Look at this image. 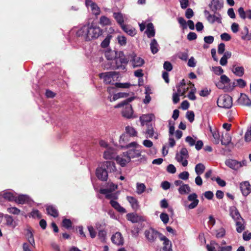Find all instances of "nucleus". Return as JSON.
Returning a JSON list of instances; mask_svg holds the SVG:
<instances>
[{"mask_svg":"<svg viewBox=\"0 0 251 251\" xmlns=\"http://www.w3.org/2000/svg\"><path fill=\"white\" fill-rule=\"evenodd\" d=\"M102 33V29L96 25H85L79 29L76 32V35L83 37L86 41H90L98 38Z\"/></svg>","mask_w":251,"mask_h":251,"instance_id":"f257e3e1","label":"nucleus"},{"mask_svg":"<svg viewBox=\"0 0 251 251\" xmlns=\"http://www.w3.org/2000/svg\"><path fill=\"white\" fill-rule=\"evenodd\" d=\"M116 170L115 164L113 162L104 161L102 162L100 166L96 170V176L102 180L106 181L108 178V173L115 172Z\"/></svg>","mask_w":251,"mask_h":251,"instance_id":"f03ea898","label":"nucleus"},{"mask_svg":"<svg viewBox=\"0 0 251 251\" xmlns=\"http://www.w3.org/2000/svg\"><path fill=\"white\" fill-rule=\"evenodd\" d=\"M128 59L126 57L123 51H120L118 56L110 64L104 66L107 69L125 70L128 62Z\"/></svg>","mask_w":251,"mask_h":251,"instance_id":"7ed1b4c3","label":"nucleus"},{"mask_svg":"<svg viewBox=\"0 0 251 251\" xmlns=\"http://www.w3.org/2000/svg\"><path fill=\"white\" fill-rule=\"evenodd\" d=\"M134 99V97L128 98L127 99L117 104L115 106V108H120L125 106L122 113L123 116L127 119L133 118H134L133 116V110L132 106L129 103Z\"/></svg>","mask_w":251,"mask_h":251,"instance_id":"20e7f679","label":"nucleus"},{"mask_svg":"<svg viewBox=\"0 0 251 251\" xmlns=\"http://www.w3.org/2000/svg\"><path fill=\"white\" fill-rule=\"evenodd\" d=\"M126 149L129 150L126 151L127 156L130 157V160L131 158L139 157L141 156V146L139 145L136 142H132L125 146Z\"/></svg>","mask_w":251,"mask_h":251,"instance_id":"39448f33","label":"nucleus"},{"mask_svg":"<svg viewBox=\"0 0 251 251\" xmlns=\"http://www.w3.org/2000/svg\"><path fill=\"white\" fill-rule=\"evenodd\" d=\"M217 104L219 107L229 109L232 105V98L228 95H221L217 100Z\"/></svg>","mask_w":251,"mask_h":251,"instance_id":"423d86ee","label":"nucleus"},{"mask_svg":"<svg viewBox=\"0 0 251 251\" xmlns=\"http://www.w3.org/2000/svg\"><path fill=\"white\" fill-rule=\"evenodd\" d=\"M189 157L188 151L186 148H182L179 152L176 154L175 158L179 163H181L183 166L186 167L188 165L187 159Z\"/></svg>","mask_w":251,"mask_h":251,"instance_id":"0eeeda50","label":"nucleus"},{"mask_svg":"<svg viewBox=\"0 0 251 251\" xmlns=\"http://www.w3.org/2000/svg\"><path fill=\"white\" fill-rule=\"evenodd\" d=\"M225 164L235 171L238 170L240 168L246 165L245 160L238 161L235 159H228L225 161Z\"/></svg>","mask_w":251,"mask_h":251,"instance_id":"6e6552de","label":"nucleus"},{"mask_svg":"<svg viewBox=\"0 0 251 251\" xmlns=\"http://www.w3.org/2000/svg\"><path fill=\"white\" fill-rule=\"evenodd\" d=\"M145 236L149 242H154L158 237L160 238V235H162L152 228H150L145 230Z\"/></svg>","mask_w":251,"mask_h":251,"instance_id":"1a4fd4ad","label":"nucleus"},{"mask_svg":"<svg viewBox=\"0 0 251 251\" xmlns=\"http://www.w3.org/2000/svg\"><path fill=\"white\" fill-rule=\"evenodd\" d=\"M130 62L134 68L142 67L145 60L134 52L130 54Z\"/></svg>","mask_w":251,"mask_h":251,"instance_id":"9d476101","label":"nucleus"},{"mask_svg":"<svg viewBox=\"0 0 251 251\" xmlns=\"http://www.w3.org/2000/svg\"><path fill=\"white\" fill-rule=\"evenodd\" d=\"M194 87V84L191 82L186 84L184 79H182L180 82L176 86L177 92L180 95L183 96L188 90L190 87Z\"/></svg>","mask_w":251,"mask_h":251,"instance_id":"9b49d317","label":"nucleus"},{"mask_svg":"<svg viewBox=\"0 0 251 251\" xmlns=\"http://www.w3.org/2000/svg\"><path fill=\"white\" fill-rule=\"evenodd\" d=\"M85 4L86 7L90 9L92 13L95 16L100 15V8L98 4L92 0H86Z\"/></svg>","mask_w":251,"mask_h":251,"instance_id":"f8f14e48","label":"nucleus"},{"mask_svg":"<svg viewBox=\"0 0 251 251\" xmlns=\"http://www.w3.org/2000/svg\"><path fill=\"white\" fill-rule=\"evenodd\" d=\"M126 152H123L122 154L117 156L115 157V160L117 164L120 165L121 167H125L128 163L130 161V157L126 154Z\"/></svg>","mask_w":251,"mask_h":251,"instance_id":"ddd939ff","label":"nucleus"},{"mask_svg":"<svg viewBox=\"0 0 251 251\" xmlns=\"http://www.w3.org/2000/svg\"><path fill=\"white\" fill-rule=\"evenodd\" d=\"M116 75L115 72H106L101 73L100 75V78H103L105 84H108L111 83L114 81V76Z\"/></svg>","mask_w":251,"mask_h":251,"instance_id":"4468645a","label":"nucleus"},{"mask_svg":"<svg viewBox=\"0 0 251 251\" xmlns=\"http://www.w3.org/2000/svg\"><path fill=\"white\" fill-rule=\"evenodd\" d=\"M240 188L244 196H247L251 193V186L248 181L241 182Z\"/></svg>","mask_w":251,"mask_h":251,"instance_id":"2eb2a0df","label":"nucleus"},{"mask_svg":"<svg viewBox=\"0 0 251 251\" xmlns=\"http://www.w3.org/2000/svg\"><path fill=\"white\" fill-rule=\"evenodd\" d=\"M188 201L192 202L189 204L188 209H192L196 208L199 204V200L198 199V195L195 193L190 194L187 198Z\"/></svg>","mask_w":251,"mask_h":251,"instance_id":"dca6fc26","label":"nucleus"},{"mask_svg":"<svg viewBox=\"0 0 251 251\" xmlns=\"http://www.w3.org/2000/svg\"><path fill=\"white\" fill-rule=\"evenodd\" d=\"M204 13L205 16L206 17L207 21L213 24L215 22L221 23V18L220 15L219 14L216 15H212L209 13V12L206 10H204Z\"/></svg>","mask_w":251,"mask_h":251,"instance_id":"f3484780","label":"nucleus"},{"mask_svg":"<svg viewBox=\"0 0 251 251\" xmlns=\"http://www.w3.org/2000/svg\"><path fill=\"white\" fill-rule=\"evenodd\" d=\"M223 0H212L209 7L214 13H216L223 7Z\"/></svg>","mask_w":251,"mask_h":251,"instance_id":"a211bd4d","label":"nucleus"},{"mask_svg":"<svg viewBox=\"0 0 251 251\" xmlns=\"http://www.w3.org/2000/svg\"><path fill=\"white\" fill-rule=\"evenodd\" d=\"M111 241L115 245L120 246L124 243V239L120 232H117L111 237Z\"/></svg>","mask_w":251,"mask_h":251,"instance_id":"6ab92c4d","label":"nucleus"},{"mask_svg":"<svg viewBox=\"0 0 251 251\" xmlns=\"http://www.w3.org/2000/svg\"><path fill=\"white\" fill-rule=\"evenodd\" d=\"M113 17L121 27L124 25V23L125 20H127L126 16L120 12H114Z\"/></svg>","mask_w":251,"mask_h":251,"instance_id":"aec40b11","label":"nucleus"},{"mask_svg":"<svg viewBox=\"0 0 251 251\" xmlns=\"http://www.w3.org/2000/svg\"><path fill=\"white\" fill-rule=\"evenodd\" d=\"M100 193L105 195L106 198L110 200V201H112L113 200L114 201H116L118 198V194L117 193H112L111 192H108V189H101L100 190Z\"/></svg>","mask_w":251,"mask_h":251,"instance_id":"412c9836","label":"nucleus"},{"mask_svg":"<svg viewBox=\"0 0 251 251\" xmlns=\"http://www.w3.org/2000/svg\"><path fill=\"white\" fill-rule=\"evenodd\" d=\"M119 51L112 50H111L107 49L105 51L104 55L105 57L107 60L112 62L113 60L118 56Z\"/></svg>","mask_w":251,"mask_h":251,"instance_id":"4be33fe9","label":"nucleus"},{"mask_svg":"<svg viewBox=\"0 0 251 251\" xmlns=\"http://www.w3.org/2000/svg\"><path fill=\"white\" fill-rule=\"evenodd\" d=\"M126 217L127 220L133 223H138L144 220L142 216H139L137 214L128 213L127 214Z\"/></svg>","mask_w":251,"mask_h":251,"instance_id":"5701e85b","label":"nucleus"},{"mask_svg":"<svg viewBox=\"0 0 251 251\" xmlns=\"http://www.w3.org/2000/svg\"><path fill=\"white\" fill-rule=\"evenodd\" d=\"M146 134L148 135L146 136L147 138H153L155 139H158V134L157 132L154 131L151 124V125H148Z\"/></svg>","mask_w":251,"mask_h":251,"instance_id":"b1692460","label":"nucleus"},{"mask_svg":"<svg viewBox=\"0 0 251 251\" xmlns=\"http://www.w3.org/2000/svg\"><path fill=\"white\" fill-rule=\"evenodd\" d=\"M160 239L163 241V251H172V244L169 240L163 235H160Z\"/></svg>","mask_w":251,"mask_h":251,"instance_id":"393cba45","label":"nucleus"},{"mask_svg":"<svg viewBox=\"0 0 251 251\" xmlns=\"http://www.w3.org/2000/svg\"><path fill=\"white\" fill-rule=\"evenodd\" d=\"M116 155V152L114 148H110L104 151L103 157L105 159L114 158Z\"/></svg>","mask_w":251,"mask_h":251,"instance_id":"a878e982","label":"nucleus"},{"mask_svg":"<svg viewBox=\"0 0 251 251\" xmlns=\"http://www.w3.org/2000/svg\"><path fill=\"white\" fill-rule=\"evenodd\" d=\"M238 101L241 104L244 105H251V100L246 94L244 93L241 94L240 97L238 99Z\"/></svg>","mask_w":251,"mask_h":251,"instance_id":"bb28decb","label":"nucleus"},{"mask_svg":"<svg viewBox=\"0 0 251 251\" xmlns=\"http://www.w3.org/2000/svg\"><path fill=\"white\" fill-rule=\"evenodd\" d=\"M109 203L111 206L118 212L122 213L126 212V210L124 207H122L116 201H114L113 200L110 201Z\"/></svg>","mask_w":251,"mask_h":251,"instance_id":"cd10ccee","label":"nucleus"},{"mask_svg":"<svg viewBox=\"0 0 251 251\" xmlns=\"http://www.w3.org/2000/svg\"><path fill=\"white\" fill-rule=\"evenodd\" d=\"M230 215L235 221L238 220H242V218L238 210L235 207L230 209Z\"/></svg>","mask_w":251,"mask_h":251,"instance_id":"c85d7f7f","label":"nucleus"},{"mask_svg":"<svg viewBox=\"0 0 251 251\" xmlns=\"http://www.w3.org/2000/svg\"><path fill=\"white\" fill-rule=\"evenodd\" d=\"M151 120V115L149 114L143 115L140 117V121L142 126L145 125H146L147 126L148 125H151L150 122Z\"/></svg>","mask_w":251,"mask_h":251,"instance_id":"c756f323","label":"nucleus"},{"mask_svg":"<svg viewBox=\"0 0 251 251\" xmlns=\"http://www.w3.org/2000/svg\"><path fill=\"white\" fill-rule=\"evenodd\" d=\"M121 28L125 32L131 36H134L136 33L135 29L129 25H124L121 26Z\"/></svg>","mask_w":251,"mask_h":251,"instance_id":"7c9ffc66","label":"nucleus"},{"mask_svg":"<svg viewBox=\"0 0 251 251\" xmlns=\"http://www.w3.org/2000/svg\"><path fill=\"white\" fill-rule=\"evenodd\" d=\"M145 32L146 33L147 36L149 38H151L154 36L155 32L153 25L152 23H150L147 25V29Z\"/></svg>","mask_w":251,"mask_h":251,"instance_id":"2f4dec72","label":"nucleus"},{"mask_svg":"<svg viewBox=\"0 0 251 251\" xmlns=\"http://www.w3.org/2000/svg\"><path fill=\"white\" fill-rule=\"evenodd\" d=\"M126 199L127 201L130 203L132 208L134 210H136L139 208V205L138 202L135 198L131 196H127L126 197Z\"/></svg>","mask_w":251,"mask_h":251,"instance_id":"473e14b6","label":"nucleus"},{"mask_svg":"<svg viewBox=\"0 0 251 251\" xmlns=\"http://www.w3.org/2000/svg\"><path fill=\"white\" fill-rule=\"evenodd\" d=\"M232 72L237 76L241 77L244 74V68L242 66H233Z\"/></svg>","mask_w":251,"mask_h":251,"instance_id":"72a5a7b5","label":"nucleus"},{"mask_svg":"<svg viewBox=\"0 0 251 251\" xmlns=\"http://www.w3.org/2000/svg\"><path fill=\"white\" fill-rule=\"evenodd\" d=\"M30 201L29 197L25 195H20L16 197V202L19 204H24L25 203H28Z\"/></svg>","mask_w":251,"mask_h":251,"instance_id":"f704fd0d","label":"nucleus"},{"mask_svg":"<svg viewBox=\"0 0 251 251\" xmlns=\"http://www.w3.org/2000/svg\"><path fill=\"white\" fill-rule=\"evenodd\" d=\"M178 192L181 195H186L191 192V188L188 184H182L178 189Z\"/></svg>","mask_w":251,"mask_h":251,"instance_id":"c9c22d12","label":"nucleus"},{"mask_svg":"<svg viewBox=\"0 0 251 251\" xmlns=\"http://www.w3.org/2000/svg\"><path fill=\"white\" fill-rule=\"evenodd\" d=\"M128 96V94L126 93L120 92L115 94L113 95V97L111 96H109L108 99L110 101H115L120 98H126Z\"/></svg>","mask_w":251,"mask_h":251,"instance_id":"e433bc0d","label":"nucleus"},{"mask_svg":"<svg viewBox=\"0 0 251 251\" xmlns=\"http://www.w3.org/2000/svg\"><path fill=\"white\" fill-rule=\"evenodd\" d=\"M241 38L244 40L249 41L251 40V32L249 33V28L247 26L244 27L243 30L241 32Z\"/></svg>","mask_w":251,"mask_h":251,"instance_id":"4c0bfd02","label":"nucleus"},{"mask_svg":"<svg viewBox=\"0 0 251 251\" xmlns=\"http://www.w3.org/2000/svg\"><path fill=\"white\" fill-rule=\"evenodd\" d=\"M3 197L9 201H16V194L11 192H4L3 194Z\"/></svg>","mask_w":251,"mask_h":251,"instance_id":"58836bf2","label":"nucleus"},{"mask_svg":"<svg viewBox=\"0 0 251 251\" xmlns=\"http://www.w3.org/2000/svg\"><path fill=\"white\" fill-rule=\"evenodd\" d=\"M236 231L238 233H241L245 229V226L244 224V220L242 218V220H238L235 221Z\"/></svg>","mask_w":251,"mask_h":251,"instance_id":"ea45409f","label":"nucleus"},{"mask_svg":"<svg viewBox=\"0 0 251 251\" xmlns=\"http://www.w3.org/2000/svg\"><path fill=\"white\" fill-rule=\"evenodd\" d=\"M46 210L48 214L54 217H57L58 215L57 210L52 205L47 206Z\"/></svg>","mask_w":251,"mask_h":251,"instance_id":"a19ab883","label":"nucleus"},{"mask_svg":"<svg viewBox=\"0 0 251 251\" xmlns=\"http://www.w3.org/2000/svg\"><path fill=\"white\" fill-rule=\"evenodd\" d=\"M150 48L151 51L153 54H155L158 52L159 45L157 42V41L155 39H153L151 40L150 43Z\"/></svg>","mask_w":251,"mask_h":251,"instance_id":"79ce46f5","label":"nucleus"},{"mask_svg":"<svg viewBox=\"0 0 251 251\" xmlns=\"http://www.w3.org/2000/svg\"><path fill=\"white\" fill-rule=\"evenodd\" d=\"M219 245L214 241H211L210 244L206 245L208 251H219Z\"/></svg>","mask_w":251,"mask_h":251,"instance_id":"37998d69","label":"nucleus"},{"mask_svg":"<svg viewBox=\"0 0 251 251\" xmlns=\"http://www.w3.org/2000/svg\"><path fill=\"white\" fill-rule=\"evenodd\" d=\"M205 169V166L201 163L197 164L195 168V172L198 176H200L203 174Z\"/></svg>","mask_w":251,"mask_h":251,"instance_id":"c03bdc74","label":"nucleus"},{"mask_svg":"<svg viewBox=\"0 0 251 251\" xmlns=\"http://www.w3.org/2000/svg\"><path fill=\"white\" fill-rule=\"evenodd\" d=\"M4 217L6 221V225L7 226L12 227H14L15 226V222L11 216L6 214L5 215Z\"/></svg>","mask_w":251,"mask_h":251,"instance_id":"a18cd8bd","label":"nucleus"},{"mask_svg":"<svg viewBox=\"0 0 251 251\" xmlns=\"http://www.w3.org/2000/svg\"><path fill=\"white\" fill-rule=\"evenodd\" d=\"M231 137L228 133H226L224 135L222 136L221 138V143L224 145H227L231 142Z\"/></svg>","mask_w":251,"mask_h":251,"instance_id":"49530a36","label":"nucleus"},{"mask_svg":"<svg viewBox=\"0 0 251 251\" xmlns=\"http://www.w3.org/2000/svg\"><path fill=\"white\" fill-rule=\"evenodd\" d=\"M136 186V193L140 195L144 192L146 190V186L144 183H137Z\"/></svg>","mask_w":251,"mask_h":251,"instance_id":"de8ad7c7","label":"nucleus"},{"mask_svg":"<svg viewBox=\"0 0 251 251\" xmlns=\"http://www.w3.org/2000/svg\"><path fill=\"white\" fill-rule=\"evenodd\" d=\"M100 23L101 25L103 26L109 25H111V21L107 17L102 16L100 17Z\"/></svg>","mask_w":251,"mask_h":251,"instance_id":"09e8293b","label":"nucleus"},{"mask_svg":"<svg viewBox=\"0 0 251 251\" xmlns=\"http://www.w3.org/2000/svg\"><path fill=\"white\" fill-rule=\"evenodd\" d=\"M128 136L125 134H123L120 136L119 142L122 148H126L125 146L127 144H126L125 143H126V141H128Z\"/></svg>","mask_w":251,"mask_h":251,"instance_id":"8fccbe9b","label":"nucleus"},{"mask_svg":"<svg viewBox=\"0 0 251 251\" xmlns=\"http://www.w3.org/2000/svg\"><path fill=\"white\" fill-rule=\"evenodd\" d=\"M215 236L217 238L223 237L226 234V230L225 228L221 227L215 232Z\"/></svg>","mask_w":251,"mask_h":251,"instance_id":"3c124183","label":"nucleus"},{"mask_svg":"<svg viewBox=\"0 0 251 251\" xmlns=\"http://www.w3.org/2000/svg\"><path fill=\"white\" fill-rule=\"evenodd\" d=\"M126 130L127 133L132 136H136L137 132L134 128L132 126H127L126 128Z\"/></svg>","mask_w":251,"mask_h":251,"instance_id":"603ef678","label":"nucleus"},{"mask_svg":"<svg viewBox=\"0 0 251 251\" xmlns=\"http://www.w3.org/2000/svg\"><path fill=\"white\" fill-rule=\"evenodd\" d=\"M27 236L28 237V240L30 244L33 247H35V243L33 238V235L30 231H28L27 233Z\"/></svg>","mask_w":251,"mask_h":251,"instance_id":"864d4df0","label":"nucleus"},{"mask_svg":"<svg viewBox=\"0 0 251 251\" xmlns=\"http://www.w3.org/2000/svg\"><path fill=\"white\" fill-rule=\"evenodd\" d=\"M27 236L28 237V240L30 244L33 247H35V243L33 238V235L30 231H28L27 233Z\"/></svg>","mask_w":251,"mask_h":251,"instance_id":"5fc2aeb1","label":"nucleus"},{"mask_svg":"<svg viewBox=\"0 0 251 251\" xmlns=\"http://www.w3.org/2000/svg\"><path fill=\"white\" fill-rule=\"evenodd\" d=\"M87 229L90 233V237L92 238H95L97 235V232L96 231L93 226L89 225L87 226Z\"/></svg>","mask_w":251,"mask_h":251,"instance_id":"6e6d98bb","label":"nucleus"},{"mask_svg":"<svg viewBox=\"0 0 251 251\" xmlns=\"http://www.w3.org/2000/svg\"><path fill=\"white\" fill-rule=\"evenodd\" d=\"M111 38V35H107L106 38L103 40V41L101 43V46L102 48H106L108 46L110 40Z\"/></svg>","mask_w":251,"mask_h":251,"instance_id":"4d7b16f0","label":"nucleus"},{"mask_svg":"<svg viewBox=\"0 0 251 251\" xmlns=\"http://www.w3.org/2000/svg\"><path fill=\"white\" fill-rule=\"evenodd\" d=\"M245 140L246 142L251 141V125L247 128V131L245 135Z\"/></svg>","mask_w":251,"mask_h":251,"instance_id":"13d9d810","label":"nucleus"},{"mask_svg":"<svg viewBox=\"0 0 251 251\" xmlns=\"http://www.w3.org/2000/svg\"><path fill=\"white\" fill-rule=\"evenodd\" d=\"M211 70L215 74L218 75H221L224 72L223 69L220 66L213 67Z\"/></svg>","mask_w":251,"mask_h":251,"instance_id":"bf43d9fd","label":"nucleus"},{"mask_svg":"<svg viewBox=\"0 0 251 251\" xmlns=\"http://www.w3.org/2000/svg\"><path fill=\"white\" fill-rule=\"evenodd\" d=\"M192 87L193 88H192L191 91L189 93L188 95V98H189V100H194L196 99V97L195 95L196 90L194 86Z\"/></svg>","mask_w":251,"mask_h":251,"instance_id":"052dcab7","label":"nucleus"},{"mask_svg":"<svg viewBox=\"0 0 251 251\" xmlns=\"http://www.w3.org/2000/svg\"><path fill=\"white\" fill-rule=\"evenodd\" d=\"M62 225L64 227L68 229L71 227L72 223L70 219H64L62 221Z\"/></svg>","mask_w":251,"mask_h":251,"instance_id":"680f3d73","label":"nucleus"},{"mask_svg":"<svg viewBox=\"0 0 251 251\" xmlns=\"http://www.w3.org/2000/svg\"><path fill=\"white\" fill-rule=\"evenodd\" d=\"M178 57L183 61H187L188 58V54L187 52H180L178 53Z\"/></svg>","mask_w":251,"mask_h":251,"instance_id":"e2e57ef3","label":"nucleus"},{"mask_svg":"<svg viewBox=\"0 0 251 251\" xmlns=\"http://www.w3.org/2000/svg\"><path fill=\"white\" fill-rule=\"evenodd\" d=\"M7 211L9 213H11L14 215H18L20 213V210L15 207H12L7 208Z\"/></svg>","mask_w":251,"mask_h":251,"instance_id":"0e129e2a","label":"nucleus"},{"mask_svg":"<svg viewBox=\"0 0 251 251\" xmlns=\"http://www.w3.org/2000/svg\"><path fill=\"white\" fill-rule=\"evenodd\" d=\"M160 218L164 224H167L168 223L169 218L167 214L162 213L160 215Z\"/></svg>","mask_w":251,"mask_h":251,"instance_id":"69168bd1","label":"nucleus"},{"mask_svg":"<svg viewBox=\"0 0 251 251\" xmlns=\"http://www.w3.org/2000/svg\"><path fill=\"white\" fill-rule=\"evenodd\" d=\"M195 114L193 111H188L186 113V118L188 119L190 123H192L194 121Z\"/></svg>","mask_w":251,"mask_h":251,"instance_id":"338daca9","label":"nucleus"},{"mask_svg":"<svg viewBox=\"0 0 251 251\" xmlns=\"http://www.w3.org/2000/svg\"><path fill=\"white\" fill-rule=\"evenodd\" d=\"M210 92L211 90L210 89L205 88L200 92L199 94L201 97H206L210 94Z\"/></svg>","mask_w":251,"mask_h":251,"instance_id":"774afa93","label":"nucleus"}]
</instances>
